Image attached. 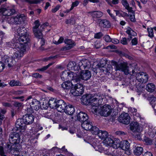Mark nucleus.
Returning a JSON list of instances; mask_svg holds the SVG:
<instances>
[{"instance_id": "0eeeda50", "label": "nucleus", "mask_w": 156, "mask_h": 156, "mask_svg": "<svg viewBox=\"0 0 156 156\" xmlns=\"http://www.w3.org/2000/svg\"><path fill=\"white\" fill-rule=\"evenodd\" d=\"M9 140L11 144H19L20 141V137L19 132H13L9 135Z\"/></svg>"}, {"instance_id": "7ed1b4c3", "label": "nucleus", "mask_w": 156, "mask_h": 156, "mask_svg": "<svg viewBox=\"0 0 156 156\" xmlns=\"http://www.w3.org/2000/svg\"><path fill=\"white\" fill-rule=\"evenodd\" d=\"M102 101V96L99 93L95 94L90 97L89 102L91 111L93 113H97L99 108V105Z\"/></svg>"}, {"instance_id": "680f3d73", "label": "nucleus", "mask_w": 156, "mask_h": 156, "mask_svg": "<svg viewBox=\"0 0 156 156\" xmlns=\"http://www.w3.org/2000/svg\"><path fill=\"white\" fill-rule=\"evenodd\" d=\"M24 98V97L23 96H20V97H12V98L13 99H20L21 101H24V100L23 98Z\"/></svg>"}, {"instance_id": "603ef678", "label": "nucleus", "mask_w": 156, "mask_h": 156, "mask_svg": "<svg viewBox=\"0 0 156 156\" xmlns=\"http://www.w3.org/2000/svg\"><path fill=\"white\" fill-rule=\"evenodd\" d=\"M107 12L109 14L111 17L112 18V19L114 20V21H116L117 20H116V18L114 16L113 14L111 13L110 12V10L109 9H108L107 10Z\"/></svg>"}, {"instance_id": "72a5a7b5", "label": "nucleus", "mask_w": 156, "mask_h": 156, "mask_svg": "<svg viewBox=\"0 0 156 156\" xmlns=\"http://www.w3.org/2000/svg\"><path fill=\"white\" fill-rule=\"evenodd\" d=\"M64 42L65 44L69 46H72L73 47L76 45L75 43L71 40L68 39H66L64 40Z\"/></svg>"}, {"instance_id": "cd10ccee", "label": "nucleus", "mask_w": 156, "mask_h": 156, "mask_svg": "<svg viewBox=\"0 0 156 156\" xmlns=\"http://www.w3.org/2000/svg\"><path fill=\"white\" fill-rule=\"evenodd\" d=\"M98 137L101 139H105L108 136V133L105 131H99L97 134Z\"/></svg>"}, {"instance_id": "58836bf2", "label": "nucleus", "mask_w": 156, "mask_h": 156, "mask_svg": "<svg viewBox=\"0 0 156 156\" xmlns=\"http://www.w3.org/2000/svg\"><path fill=\"white\" fill-rule=\"evenodd\" d=\"M148 32V36L152 38L154 37V33L153 32V29L152 28H148L147 29Z\"/></svg>"}, {"instance_id": "a211bd4d", "label": "nucleus", "mask_w": 156, "mask_h": 156, "mask_svg": "<svg viewBox=\"0 0 156 156\" xmlns=\"http://www.w3.org/2000/svg\"><path fill=\"white\" fill-rule=\"evenodd\" d=\"M27 30L25 27H20L17 30L16 32L18 34V35L20 36L18 38V41H19V38L22 36H28V37L29 39V41H30V36H29V34L26 32Z\"/></svg>"}, {"instance_id": "9d476101", "label": "nucleus", "mask_w": 156, "mask_h": 156, "mask_svg": "<svg viewBox=\"0 0 156 156\" xmlns=\"http://www.w3.org/2000/svg\"><path fill=\"white\" fill-rule=\"evenodd\" d=\"M26 124L25 123L23 118L18 119L16 123V127L17 131L20 132H23L26 129Z\"/></svg>"}, {"instance_id": "c9c22d12", "label": "nucleus", "mask_w": 156, "mask_h": 156, "mask_svg": "<svg viewBox=\"0 0 156 156\" xmlns=\"http://www.w3.org/2000/svg\"><path fill=\"white\" fill-rule=\"evenodd\" d=\"M90 130L91 132L94 135L97 134L99 131V129L97 127L93 126L91 129Z\"/></svg>"}, {"instance_id": "79ce46f5", "label": "nucleus", "mask_w": 156, "mask_h": 156, "mask_svg": "<svg viewBox=\"0 0 156 156\" xmlns=\"http://www.w3.org/2000/svg\"><path fill=\"white\" fill-rule=\"evenodd\" d=\"M53 63H50L48 65L44 66L42 68L38 69V70L39 71H43L46 70L50 66L52 65Z\"/></svg>"}, {"instance_id": "393cba45", "label": "nucleus", "mask_w": 156, "mask_h": 156, "mask_svg": "<svg viewBox=\"0 0 156 156\" xmlns=\"http://www.w3.org/2000/svg\"><path fill=\"white\" fill-rule=\"evenodd\" d=\"M119 146L123 150L127 151L130 147V144L127 140L121 141L119 144Z\"/></svg>"}, {"instance_id": "a19ab883", "label": "nucleus", "mask_w": 156, "mask_h": 156, "mask_svg": "<svg viewBox=\"0 0 156 156\" xmlns=\"http://www.w3.org/2000/svg\"><path fill=\"white\" fill-rule=\"evenodd\" d=\"M148 98L150 101V103L151 104H152L156 100V98L153 95H151L150 96L148 97Z\"/></svg>"}, {"instance_id": "e2e57ef3", "label": "nucleus", "mask_w": 156, "mask_h": 156, "mask_svg": "<svg viewBox=\"0 0 156 156\" xmlns=\"http://www.w3.org/2000/svg\"><path fill=\"white\" fill-rule=\"evenodd\" d=\"M121 42L123 44H127V43L126 38L125 37H124L122 38L121 41Z\"/></svg>"}, {"instance_id": "bf43d9fd", "label": "nucleus", "mask_w": 156, "mask_h": 156, "mask_svg": "<svg viewBox=\"0 0 156 156\" xmlns=\"http://www.w3.org/2000/svg\"><path fill=\"white\" fill-rule=\"evenodd\" d=\"M79 3V2L77 1H76L75 2H73L72 4L71 7V10L73 9L74 7L77 6L78 5Z\"/></svg>"}, {"instance_id": "4be33fe9", "label": "nucleus", "mask_w": 156, "mask_h": 156, "mask_svg": "<svg viewBox=\"0 0 156 156\" xmlns=\"http://www.w3.org/2000/svg\"><path fill=\"white\" fill-rule=\"evenodd\" d=\"M81 126L85 130H90L92 128L93 124L91 122L87 120L81 123Z\"/></svg>"}, {"instance_id": "774afa93", "label": "nucleus", "mask_w": 156, "mask_h": 156, "mask_svg": "<svg viewBox=\"0 0 156 156\" xmlns=\"http://www.w3.org/2000/svg\"><path fill=\"white\" fill-rule=\"evenodd\" d=\"M143 156H153V154L151 152L147 151L144 154Z\"/></svg>"}, {"instance_id": "412c9836", "label": "nucleus", "mask_w": 156, "mask_h": 156, "mask_svg": "<svg viewBox=\"0 0 156 156\" xmlns=\"http://www.w3.org/2000/svg\"><path fill=\"white\" fill-rule=\"evenodd\" d=\"M97 22L99 23L100 26L104 28H108L111 26L110 22L106 20H102L101 19H98Z\"/></svg>"}, {"instance_id": "a18cd8bd", "label": "nucleus", "mask_w": 156, "mask_h": 156, "mask_svg": "<svg viewBox=\"0 0 156 156\" xmlns=\"http://www.w3.org/2000/svg\"><path fill=\"white\" fill-rule=\"evenodd\" d=\"M137 81L136 80V77L135 79H130V83L133 86H135L137 85L136 81Z\"/></svg>"}, {"instance_id": "39448f33", "label": "nucleus", "mask_w": 156, "mask_h": 156, "mask_svg": "<svg viewBox=\"0 0 156 156\" xmlns=\"http://www.w3.org/2000/svg\"><path fill=\"white\" fill-rule=\"evenodd\" d=\"M35 26L33 27V31L35 37L37 38H41L42 37V30L45 27L43 24L39 28L40 25L38 20H36L34 22Z\"/></svg>"}, {"instance_id": "ddd939ff", "label": "nucleus", "mask_w": 156, "mask_h": 156, "mask_svg": "<svg viewBox=\"0 0 156 156\" xmlns=\"http://www.w3.org/2000/svg\"><path fill=\"white\" fill-rule=\"evenodd\" d=\"M79 70H83V69H89L90 67V62L88 60L85 59L80 61L78 63Z\"/></svg>"}, {"instance_id": "e433bc0d", "label": "nucleus", "mask_w": 156, "mask_h": 156, "mask_svg": "<svg viewBox=\"0 0 156 156\" xmlns=\"http://www.w3.org/2000/svg\"><path fill=\"white\" fill-rule=\"evenodd\" d=\"M126 33L129 35H132L133 36H135L136 35V33L130 27L128 28Z\"/></svg>"}, {"instance_id": "5701e85b", "label": "nucleus", "mask_w": 156, "mask_h": 156, "mask_svg": "<svg viewBox=\"0 0 156 156\" xmlns=\"http://www.w3.org/2000/svg\"><path fill=\"white\" fill-rule=\"evenodd\" d=\"M74 107L72 105H69L66 106L64 112L69 115H72L75 112Z\"/></svg>"}, {"instance_id": "c756f323", "label": "nucleus", "mask_w": 156, "mask_h": 156, "mask_svg": "<svg viewBox=\"0 0 156 156\" xmlns=\"http://www.w3.org/2000/svg\"><path fill=\"white\" fill-rule=\"evenodd\" d=\"M104 143L106 146H109L110 147L113 143V140L110 137H107L104 141Z\"/></svg>"}, {"instance_id": "f3484780", "label": "nucleus", "mask_w": 156, "mask_h": 156, "mask_svg": "<svg viewBox=\"0 0 156 156\" xmlns=\"http://www.w3.org/2000/svg\"><path fill=\"white\" fill-rule=\"evenodd\" d=\"M23 119L25 123L28 125L32 123L34 121V116L31 114L26 115L23 116Z\"/></svg>"}, {"instance_id": "6e6552de", "label": "nucleus", "mask_w": 156, "mask_h": 156, "mask_svg": "<svg viewBox=\"0 0 156 156\" xmlns=\"http://www.w3.org/2000/svg\"><path fill=\"white\" fill-rule=\"evenodd\" d=\"M30 108L27 109V111L28 113H32L34 112V110H38L40 107V101L36 99H33L30 103Z\"/></svg>"}, {"instance_id": "f8f14e48", "label": "nucleus", "mask_w": 156, "mask_h": 156, "mask_svg": "<svg viewBox=\"0 0 156 156\" xmlns=\"http://www.w3.org/2000/svg\"><path fill=\"white\" fill-rule=\"evenodd\" d=\"M137 81L140 83H145L148 81L147 75L144 72H139L136 75Z\"/></svg>"}, {"instance_id": "864d4df0", "label": "nucleus", "mask_w": 156, "mask_h": 156, "mask_svg": "<svg viewBox=\"0 0 156 156\" xmlns=\"http://www.w3.org/2000/svg\"><path fill=\"white\" fill-rule=\"evenodd\" d=\"M8 21L10 24H15L14 16L11 17L8 19Z\"/></svg>"}, {"instance_id": "2f4dec72", "label": "nucleus", "mask_w": 156, "mask_h": 156, "mask_svg": "<svg viewBox=\"0 0 156 156\" xmlns=\"http://www.w3.org/2000/svg\"><path fill=\"white\" fill-rule=\"evenodd\" d=\"M143 149L141 147H137L133 150L134 154L136 155H140L143 152Z\"/></svg>"}, {"instance_id": "13d9d810", "label": "nucleus", "mask_w": 156, "mask_h": 156, "mask_svg": "<svg viewBox=\"0 0 156 156\" xmlns=\"http://www.w3.org/2000/svg\"><path fill=\"white\" fill-rule=\"evenodd\" d=\"M5 67V64L3 62H0V72H1L3 71Z\"/></svg>"}, {"instance_id": "4d7b16f0", "label": "nucleus", "mask_w": 156, "mask_h": 156, "mask_svg": "<svg viewBox=\"0 0 156 156\" xmlns=\"http://www.w3.org/2000/svg\"><path fill=\"white\" fill-rule=\"evenodd\" d=\"M60 6L59 5H57L54 8L51 10V12L53 13H55L60 8Z\"/></svg>"}, {"instance_id": "052dcab7", "label": "nucleus", "mask_w": 156, "mask_h": 156, "mask_svg": "<svg viewBox=\"0 0 156 156\" xmlns=\"http://www.w3.org/2000/svg\"><path fill=\"white\" fill-rule=\"evenodd\" d=\"M133 15H129V18L130 20L132 22H134L136 21L135 15L134 13H133Z\"/></svg>"}, {"instance_id": "3c124183", "label": "nucleus", "mask_w": 156, "mask_h": 156, "mask_svg": "<svg viewBox=\"0 0 156 156\" xmlns=\"http://www.w3.org/2000/svg\"><path fill=\"white\" fill-rule=\"evenodd\" d=\"M23 103L19 102L16 101H15L14 102L13 105H14L16 107L20 108L23 105Z\"/></svg>"}, {"instance_id": "5fc2aeb1", "label": "nucleus", "mask_w": 156, "mask_h": 156, "mask_svg": "<svg viewBox=\"0 0 156 156\" xmlns=\"http://www.w3.org/2000/svg\"><path fill=\"white\" fill-rule=\"evenodd\" d=\"M64 38L62 37H61L58 41H55L54 43L56 44H58L62 43L64 40Z\"/></svg>"}, {"instance_id": "6e6d98bb", "label": "nucleus", "mask_w": 156, "mask_h": 156, "mask_svg": "<svg viewBox=\"0 0 156 156\" xmlns=\"http://www.w3.org/2000/svg\"><path fill=\"white\" fill-rule=\"evenodd\" d=\"M104 38L105 41L107 42H110L112 41V39L110 37V36L108 35H106Z\"/></svg>"}, {"instance_id": "0e129e2a", "label": "nucleus", "mask_w": 156, "mask_h": 156, "mask_svg": "<svg viewBox=\"0 0 156 156\" xmlns=\"http://www.w3.org/2000/svg\"><path fill=\"white\" fill-rule=\"evenodd\" d=\"M33 76L36 78H41L42 77V76L39 73H36L33 74Z\"/></svg>"}, {"instance_id": "bb28decb", "label": "nucleus", "mask_w": 156, "mask_h": 156, "mask_svg": "<svg viewBox=\"0 0 156 156\" xmlns=\"http://www.w3.org/2000/svg\"><path fill=\"white\" fill-rule=\"evenodd\" d=\"M73 85L72 82L69 81L64 82L62 84V87L64 89L69 90L72 88Z\"/></svg>"}, {"instance_id": "473e14b6", "label": "nucleus", "mask_w": 156, "mask_h": 156, "mask_svg": "<svg viewBox=\"0 0 156 156\" xmlns=\"http://www.w3.org/2000/svg\"><path fill=\"white\" fill-rule=\"evenodd\" d=\"M15 20V23L16 24H20L23 21V18L20 15H17L14 16Z\"/></svg>"}, {"instance_id": "2eb2a0df", "label": "nucleus", "mask_w": 156, "mask_h": 156, "mask_svg": "<svg viewBox=\"0 0 156 156\" xmlns=\"http://www.w3.org/2000/svg\"><path fill=\"white\" fill-rule=\"evenodd\" d=\"M66 106V103L62 100H57V104L56 108L58 112H64Z\"/></svg>"}, {"instance_id": "4c0bfd02", "label": "nucleus", "mask_w": 156, "mask_h": 156, "mask_svg": "<svg viewBox=\"0 0 156 156\" xmlns=\"http://www.w3.org/2000/svg\"><path fill=\"white\" fill-rule=\"evenodd\" d=\"M9 84L11 86H20L21 85V83L19 81L13 80L10 81Z\"/></svg>"}, {"instance_id": "c85d7f7f", "label": "nucleus", "mask_w": 156, "mask_h": 156, "mask_svg": "<svg viewBox=\"0 0 156 156\" xmlns=\"http://www.w3.org/2000/svg\"><path fill=\"white\" fill-rule=\"evenodd\" d=\"M146 89L148 92H153L155 90V86L153 83H149L147 85Z\"/></svg>"}, {"instance_id": "37998d69", "label": "nucleus", "mask_w": 156, "mask_h": 156, "mask_svg": "<svg viewBox=\"0 0 156 156\" xmlns=\"http://www.w3.org/2000/svg\"><path fill=\"white\" fill-rule=\"evenodd\" d=\"M73 47H72V46H71L66 45L65 46L62 48H61V50L62 51H65L66 50H68L71 49Z\"/></svg>"}, {"instance_id": "a878e982", "label": "nucleus", "mask_w": 156, "mask_h": 156, "mask_svg": "<svg viewBox=\"0 0 156 156\" xmlns=\"http://www.w3.org/2000/svg\"><path fill=\"white\" fill-rule=\"evenodd\" d=\"M48 104L51 108H56L57 104V100L55 98H51L48 101Z\"/></svg>"}, {"instance_id": "b1692460", "label": "nucleus", "mask_w": 156, "mask_h": 156, "mask_svg": "<svg viewBox=\"0 0 156 156\" xmlns=\"http://www.w3.org/2000/svg\"><path fill=\"white\" fill-rule=\"evenodd\" d=\"M5 63L7 64L9 68L12 67L16 64V62L14 59L12 57L7 58L5 60Z\"/></svg>"}, {"instance_id": "1a4fd4ad", "label": "nucleus", "mask_w": 156, "mask_h": 156, "mask_svg": "<svg viewBox=\"0 0 156 156\" xmlns=\"http://www.w3.org/2000/svg\"><path fill=\"white\" fill-rule=\"evenodd\" d=\"M112 111V109L110 105H105L101 109L99 108H98L97 113H100L101 115L104 116H107L111 114Z\"/></svg>"}, {"instance_id": "8fccbe9b", "label": "nucleus", "mask_w": 156, "mask_h": 156, "mask_svg": "<svg viewBox=\"0 0 156 156\" xmlns=\"http://www.w3.org/2000/svg\"><path fill=\"white\" fill-rule=\"evenodd\" d=\"M13 149L14 150V151L16 152H19L18 154H15L14 156H25L22 154V152H19V150L17 149V148H13Z\"/></svg>"}, {"instance_id": "c03bdc74", "label": "nucleus", "mask_w": 156, "mask_h": 156, "mask_svg": "<svg viewBox=\"0 0 156 156\" xmlns=\"http://www.w3.org/2000/svg\"><path fill=\"white\" fill-rule=\"evenodd\" d=\"M144 140L147 145H151L152 144V140L149 138L147 137L144 139Z\"/></svg>"}, {"instance_id": "69168bd1", "label": "nucleus", "mask_w": 156, "mask_h": 156, "mask_svg": "<svg viewBox=\"0 0 156 156\" xmlns=\"http://www.w3.org/2000/svg\"><path fill=\"white\" fill-rule=\"evenodd\" d=\"M132 45H136L137 44V40L136 38L133 39L131 41Z\"/></svg>"}, {"instance_id": "49530a36", "label": "nucleus", "mask_w": 156, "mask_h": 156, "mask_svg": "<svg viewBox=\"0 0 156 156\" xmlns=\"http://www.w3.org/2000/svg\"><path fill=\"white\" fill-rule=\"evenodd\" d=\"M119 143H118L117 141H114L113 140V143L112 144H112V145L111 146V147H112L114 148H117L119 146Z\"/></svg>"}, {"instance_id": "6ab92c4d", "label": "nucleus", "mask_w": 156, "mask_h": 156, "mask_svg": "<svg viewBox=\"0 0 156 156\" xmlns=\"http://www.w3.org/2000/svg\"><path fill=\"white\" fill-rule=\"evenodd\" d=\"M88 13L92 16L94 20L101 17L103 15V13L100 11H91L88 12Z\"/></svg>"}, {"instance_id": "423d86ee", "label": "nucleus", "mask_w": 156, "mask_h": 156, "mask_svg": "<svg viewBox=\"0 0 156 156\" xmlns=\"http://www.w3.org/2000/svg\"><path fill=\"white\" fill-rule=\"evenodd\" d=\"M84 90L83 85L81 84L78 83L75 84L74 87H72L71 89L70 92L73 95L78 96L82 94Z\"/></svg>"}, {"instance_id": "20e7f679", "label": "nucleus", "mask_w": 156, "mask_h": 156, "mask_svg": "<svg viewBox=\"0 0 156 156\" xmlns=\"http://www.w3.org/2000/svg\"><path fill=\"white\" fill-rule=\"evenodd\" d=\"M111 63L112 65L114 66L115 71L119 70L123 72L126 75L129 74V67L126 63L123 62L118 64L115 61H112Z\"/></svg>"}, {"instance_id": "dca6fc26", "label": "nucleus", "mask_w": 156, "mask_h": 156, "mask_svg": "<svg viewBox=\"0 0 156 156\" xmlns=\"http://www.w3.org/2000/svg\"><path fill=\"white\" fill-rule=\"evenodd\" d=\"M77 119L79 121L83 123L88 120L89 119L88 115L84 112H80L77 115Z\"/></svg>"}, {"instance_id": "de8ad7c7", "label": "nucleus", "mask_w": 156, "mask_h": 156, "mask_svg": "<svg viewBox=\"0 0 156 156\" xmlns=\"http://www.w3.org/2000/svg\"><path fill=\"white\" fill-rule=\"evenodd\" d=\"M103 34L101 32H99L95 34L94 37L95 38L100 39L103 36Z\"/></svg>"}, {"instance_id": "338daca9", "label": "nucleus", "mask_w": 156, "mask_h": 156, "mask_svg": "<svg viewBox=\"0 0 156 156\" xmlns=\"http://www.w3.org/2000/svg\"><path fill=\"white\" fill-rule=\"evenodd\" d=\"M122 3L125 8L127 7L128 6L129 4L127 3L126 0H122Z\"/></svg>"}, {"instance_id": "f704fd0d", "label": "nucleus", "mask_w": 156, "mask_h": 156, "mask_svg": "<svg viewBox=\"0 0 156 156\" xmlns=\"http://www.w3.org/2000/svg\"><path fill=\"white\" fill-rule=\"evenodd\" d=\"M103 72L105 71L107 73H111L112 69V67L111 65H108L106 68L102 69Z\"/></svg>"}, {"instance_id": "f257e3e1", "label": "nucleus", "mask_w": 156, "mask_h": 156, "mask_svg": "<svg viewBox=\"0 0 156 156\" xmlns=\"http://www.w3.org/2000/svg\"><path fill=\"white\" fill-rule=\"evenodd\" d=\"M80 74L78 75L77 74V72L74 73L66 70L62 73L61 78L63 81L68 79L73 81L74 82L77 83L80 81L81 80H87L91 77L90 72L87 70L80 71Z\"/></svg>"}, {"instance_id": "4468645a", "label": "nucleus", "mask_w": 156, "mask_h": 156, "mask_svg": "<svg viewBox=\"0 0 156 156\" xmlns=\"http://www.w3.org/2000/svg\"><path fill=\"white\" fill-rule=\"evenodd\" d=\"M129 126L130 129L133 132L140 133L142 130V128L137 122H132Z\"/></svg>"}, {"instance_id": "ea45409f", "label": "nucleus", "mask_w": 156, "mask_h": 156, "mask_svg": "<svg viewBox=\"0 0 156 156\" xmlns=\"http://www.w3.org/2000/svg\"><path fill=\"white\" fill-rule=\"evenodd\" d=\"M25 1L30 4H36L40 2V0H25Z\"/></svg>"}, {"instance_id": "f03ea898", "label": "nucleus", "mask_w": 156, "mask_h": 156, "mask_svg": "<svg viewBox=\"0 0 156 156\" xmlns=\"http://www.w3.org/2000/svg\"><path fill=\"white\" fill-rule=\"evenodd\" d=\"M19 42L15 44V48L17 51L15 52L12 56L14 59H20L23 56L24 53L26 50V44L29 42L28 36H22L19 39Z\"/></svg>"}, {"instance_id": "7c9ffc66", "label": "nucleus", "mask_w": 156, "mask_h": 156, "mask_svg": "<svg viewBox=\"0 0 156 156\" xmlns=\"http://www.w3.org/2000/svg\"><path fill=\"white\" fill-rule=\"evenodd\" d=\"M16 11L14 9H9L5 10L3 12V15L5 16H10L13 15Z\"/></svg>"}, {"instance_id": "9b49d317", "label": "nucleus", "mask_w": 156, "mask_h": 156, "mask_svg": "<svg viewBox=\"0 0 156 156\" xmlns=\"http://www.w3.org/2000/svg\"><path fill=\"white\" fill-rule=\"evenodd\" d=\"M118 120L120 122L128 124L130 122V117L127 113H122L119 116Z\"/></svg>"}, {"instance_id": "09e8293b", "label": "nucleus", "mask_w": 156, "mask_h": 156, "mask_svg": "<svg viewBox=\"0 0 156 156\" xmlns=\"http://www.w3.org/2000/svg\"><path fill=\"white\" fill-rule=\"evenodd\" d=\"M136 88V92L138 93V94L140 95L142 92V87L141 86H137Z\"/></svg>"}, {"instance_id": "aec40b11", "label": "nucleus", "mask_w": 156, "mask_h": 156, "mask_svg": "<svg viewBox=\"0 0 156 156\" xmlns=\"http://www.w3.org/2000/svg\"><path fill=\"white\" fill-rule=\"evenodd\" d=\"M67 68L69 70L74 71H79V66H77L74 62H70L67 65Z\"/></svg>"}]
</instances>
